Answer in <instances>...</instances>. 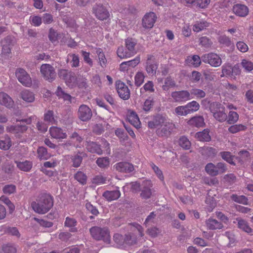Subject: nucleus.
Masks as SVG:
<instances>
[{
  "mask_svg": "<svg viewBox=\"0 0 253 253\" xmlns=\"http://www.w3.org/2000/svg\"><path fill=\"white\" fill-rule=\"evenodd\" d=\"M17 78L19 82L26 87L31 86L32 82L30 75L23 69H19L17 72Z\"/></svg>",
  "mask_w": 253,
  "mask_h": 253,
  "instance_id": "9b49d317",
  "label": "nucleus"
},
{
  "mask_svg": "<svg viewBox=\"0 0 253 253\" xmlns=\"http://www.w3.org/2000/svg\"><path fill=\"white\" fill-rule=\"evenodd\" d=\"M236 70H238V68L235 67H232L229 65H224L222 67V75H221V77L232 76L233 75V72Z\"/></svg>",
  "mask_w": 253,
  "mask_h": 253,
  "instance_id": "e433bc0d",
  "label": "nucleus"
},
{
  "mask_svg": "<svg viewBox=\"0 0 253 253\" xmlns=\"http://www.w3.org/2000/svg\"><path fill=\"white\" fill-rule=\"evenodd\" d=\"M174 127V125L168 119L160 127L157 128V134L160 136H168L170 135Z\"/></svg>",
  "mask_w": 253,
  "mask_h": 253,
  "instance_id": "9d476101",
  "label": "nucleus"
},
{
  "mask_svg": "<svg viewBox=\"0 0 253 253\" xmlns=\"http://www.w3.org/2000/svg\"><path fill=\"white\" fill-rule=\"evenodd\" d=\"M202 58L197 55L188 56L185 60L186 63L189 66L199 67L201 63Z\"/></svg>",
  "mask_w": 253,
  "mask_h": 253,
  "instance_id": "393cba45",
  "label": "nucleus"
},
{
  "mask_svg": "<svg viewBox=\"0 0 253 253\" xmlns=\"http://www.w3.org/2000/svg\"><path fill=\"white\" fill-rule=\"evenodd\" d=\"M31 24L36 27L40 26L42 23V18L38 15L30 16L29 19Z\"/></svg>",
  "mask_w": 253,
  "mask_h": 253,
  "instance_id": "bf43d9fd",
  "label": "nucleus"
},
{
  "mask_svg": "<svg viewBox=\"0 0 253 253\" xmlns=\"http://www.w3.org/2000/svg\"><path fill=\"white\" fill-rule=\"evenodd\" d=\"M179 145L185 149H189L191 147V142L188 139L185 137L182 136L179 139Z\"/></svg>",
  "mask_w": 253,
  "mask_h": 253,
  "instance_id": "6e6d98bb",
  "label": "nucleus"
},
{
  "mask_svg": "<svg viewBox=\"0 0 253 253\" xmlns=\"http://www.w3.org/2000/svg\"><path fill=\"white\" fill-rule=\"evenodd\" d=\"M42 22H43L44 24H50L54 21L53 16L51 14L48 13H44L42 15Z\"/></svg>",
  "mask_w": 253,
  "mask_h": 253,
  "instance_id": "774afa93",
  "label": "nucleus"
},
{
  "mask_svg": "<svg viewBox=\"0 0 253 253\" xmlns=\"http://www.w3.org/2000/svg\"><path fill=\"white\" fill-rule=\"evenodd\" d=\"M31 123L30 119L18 120L17 119V133L19 132H23L27 129V124Z\"/></svg>",
  "mask_w": 253,
  "mask_h": 253,
  "instance_id": "f704fd0d",
  "label": "nucleus"
},
{
  "mask_svg": "<svg viewBox=\"0 0 253 253\" xmlns=\"http://www.w3.org/2000/svg\"><path fill=\"white\" fill-rule=\"evenodd\" d=\"M121 196L119 190L114 191H106L104 192L103 196L108 201H112L118 199Z\"/></svg>",
  "mask_w": 253,
  "mask_h": 253,
  "instance_id": "bb28decb",
  "label": "nucleus"
},
{
  "mask_svg": "<svg viewBox=\"0 0 253 253\" xmlns=\"http://www.w3.org/2000/svg\"><path fill=\"white\" fill-rule=\"evenodd\" d=\"M75 178L82 184H84L86 182V176L82 171H78L74 176Z\"/></svg>",
  "mask_w": 253,
  "mask_h": 253,
  "instance_id": "0e129e2a",
  "label": "nucleus"
},
{
  "mask_svg": "<svg viewBox=\"0 0 253 253\" xmlns=\"http://www.w3.org/2000/svg\"><path fill=\"white\" fill-rule=\"evenodd\" d=\"M234 13L240 17H246L249 12L248 7L242 4H235L233 8Z\"/></svg>",
  "mask_w": 253,
  "mask_h": 253,
  "instance_id": "aec40b11",
  "label": "nucleus"
},
{
  "mask_svg": "<svg viewBox=\"0 0 253 253\" xmlns=\"http://www.w3.org/2000/svg\"><path fill=\"white\" fill-rule=\"evenodd\" d=\"M190 97H196L197 98H202L205 97L206 93L202 89L193 88L190 91Z\"/></svg>",
  "mask_w": 253,
  "mask_h": 253,
  "instance_id": "ea45409f",
  "label": "nucleus"
},
{
  "mask_svg": "<svg viewBox=\"0 0 253 253\" xmlns=\"http://www.w3.org/2000/svg\"><path fill=\"white\" fill-rule=\"evenodd\" d=\"M91 11L96 18L100 21L106 20L110 17L108 9L105 5L100 3L93 5Z\"/></svg>",
  "mask_w": 253,
  "mask_h": 253,
  "instance_id": "7ed1b4c3",
  "label": "nucleus"
},
{
  "mask_svg": "<svg viewBox=\"0 0 253 253\" xmlns=\"http://www.w3.org/2000/svg\"><path fill=\"white\" fill-rule=\"evenodd\" d=\"M168 118L162 115H157L153 116L152 120L148 122V126L151 129L159 128L164 124Z\"/></svg>",
  "mask_w": 253,
  "mask_h": 253,
  "instance_id": "ddd939ff",
  "label": "nucleus"
},
{
  "mask_svg": "<svg viewBox=\"0 0 253 253\" xmlns=\"http://www.w3.org/2000/svg\"><path fill=\"white\" fill-rule=\"evenodd\" d=\"M247 129V126L242 124L234 125L228 128V131L232 133H235Z\"/></svg>",
  "mask_w": 253,
  "mask_h": 253,
  "instance_id": "3c124183",
  "label": "nucleus"
},
{
  "mask_svg": "<svg viewBox=\"0 0 253 253\" xmlns=\"http://www.w3.org/2000/svg\"><path fill=\"white\" fill-rule=\"evenodd\" d=\"M116 86L118 94L122 99L127 100L129 98L130 91L126 84L118 81L116 82Z\"/></svg>",
  "mask_w": 253,
  "mask_h": 253,
  "instance_id": "f8f14e48",
  "label": "nucleus"
},
{
  "mask_svg": "<svg viewBox=\"0 0 253 253\" xmlns=\"http://www.w3.org/2000/svg\"><path fill=\"white\" fill-rule=\"evenodd\" d=\"M171 96L175 102H185L193 98L190 97V92L187 90L173 91L171 92Z\"/></svg>",
  "mask_w": 253,
  "mask_h": 253,
  "instance_id": "4468645a",
  "label": "nucleus"
},
{
  "mask_svg": "<svg viewBox=\"0 0 253 253\" xmlns=\"http://www.w3.org/2000/svg\"><path fill=\"white\" fill-rule=\"evenodd\" d=\"M219 155L221 157L228 163L235 165V163L233 162V157L231 153L227 151L221 152L219 153Z\"/></svg>",
  "mask_w": 253,
  "mask_h": 253,
  "instance_id": "c03bdc74",
  "label": "nucleus"
},
{
  "mask_svg": "<svg viewBox=\"0 0 253 253\" xmlns=\"http://www.w3.org/2000/svg\"><path fill=\"white\" fill-rule=\"evenodd\" d=\"M58 75L61 79L65 81L68 86L72 87L76 85L78 78L76 77L75 73L65 69H61L59 71Z\"/></svg>",
  "mask_w": 253,
  "mask_h": 253,
  "instance_id": "423d86ee",
  "label": "nucleus"
},
{
  "mask_svg": "<svg viewBox=\"0 0 253 253\" xmlns=\"http://www.w3.org/2000/svg\"><path fill=\"white\" fill-rule=\"evenodd\" d=\"M44 120L45 121L51 124L55 123V120L54 117L53 112L52 111L48 110L44 113Z\"/></svg>",
  "mask_w": 253,
  "mask_h": 253,
  "instance_id": "13d9d810",
  "label": "nucleus"
},
{
  "mask_svg": "<svg viewBox=\"0 0 253 253\" xmlns=\"http://www.w3.org/2000/svg\"><path fill=\"white\" fill-rule=\"evenodd\" d=\"M202 61L213 67H219L222 64L221 57L217 54L211 52L202 56Z\"/></svg>",
  "mask_w": 253,
  "mask_h": 253,
  "instance_id": "39448f33",
  "label": "nucleus"
},
{
  "mask_svg": "<svg viewBox=\"0 0 253 253\" xmlns=\"http://www.w3.org/2000/svg\"><path fill=\"white\" fill-rule=\"evenodd\" d=\"M210 109L214 118L219 122H222L227 119L224 107L221 104L214 102L211 105Z\"/></svg>",
  "mask_w": 253,
  "mask_h": 253,
  "instance_id": "20e7f679",
  "label": "nucleus"
},
{
  "mask_svg": "<svg viewBox=\"0 0 253 253\" xmlns=\"http://www.w3.org/2000/svg\"><path fill=\"white\" fill-rule=\"evenodd\" d=\"M37 153L40 160H47L49 158L46 149L43 147H40L37 150Z\"/></svg>",
  "mask_w": 253,
  "mask_h": 253,
  "instance_id": "49530a36",
  "label": "nucleus"
},
{
  "mask_svg": "<svg viewBox=\"0 0 253 253\" xmlns=\"http://www.w3.org/2000/svg\"><path fill=\"white\" fill-rule=\"evenodd\" d=\"M56 94L59 98H62L64 100L69 101L70 102L71 101V96L68 93H66L60 86L57 87Z\"/></svg>",
  "mask_w": 253,
  "mask_h": 253,
  "instance_id": "a19ab883",
  "label": "nucleus"
},
{
  "mask_svg": "<svg viewBox=\"0 0 253 253\" xmlns=\"http://www.w3.org/2000/svg\"><path fill=\"white\" fill-rule=\"evenodd\" d=\"M241 65L244 70L247 72H251L253 70V63L247 59H243Z\"/></svg>",
  "mask_w": 253,
  "mask_h": 253,
  "instance_id": "8fccbe9b",
  "label": "nucleus"
},
{
  "mask_svg": "<svg viewBox=\"0 0 253 253\" xmlns=\"http://www.w3.org/2000/svg\"><path fill=\"white\" fill-rule=\"evenodd\" d=\"M117 53L118 57L121 59L129 58L133 56L126 47L125 48L123 46H120L118 47Z\"/></svg>",
  "mask_w": 253,
  "mask_h": 253,
  "instance_id": "473e14b6",
  "label": "nucleus"
},
{
  "mask_svg": "<svg viewBox=\"0 0 253 253\" xmlns=\"http://www.w3.org/2000/svg\"><path fill=\"white\" fill-rule=\"evenodd\" d=\"M126 245H133L137 242V237L134 233H128L125 235Z\"/></svg>",
  "mask_w": 253,
  "mask_h": 253,
  "instance_id": "a18cd8bd",
  "label": "nucleus"
},
{
  "mask_svg": "<svg viewBox=\"0 0 253 253\" xmlns=\"http://www.w3.org/2000/svg\"><path fill=\"white\" fill-rule=\"evenodd\" d=\"M176 83L171 77H167L165 80L164 84L162 86L164 90H168L169 88L175 86Z\"/></svg>",
  "mask_w": 253,
  "mask_h": 253,
  "instance_id": "37998d69",
  "label": "nucleus"
},
{
  "mask_svg": "<svg viewBox=\"0 0 253 253\" xmlns=\"http://www.w3.org/2000/svg\"><path fill=\"white\" fill-rule=\"evenodd\" d=\"M53 205V200L50 195L43 196L38 203L34 202L32 204L33 210L40 214L47 212Z\"/></svg>",
  "mask_w": 253,
  "mask_h": 253,
  "instance_id": "f257e3e1",
  "label": "nucleus"
},
{
  "mask_svg": "<svg viewBox=\"0 0 253 253\" xmlns=\"http://www.w3.org/2000/svg\"><path fill=\"white\" fill-rule=\"evenodd\" d=\"M87 150L91 153H96L98 155L102 154V150L100 148V145L95 142H89L86 145Z\"/></svg>",
  "mask_w": 253,
  "mask_h": 253,
  "instance_id": "2f4dec72",
  "label": "nucleus"
},
{
  "mask_svg": "<svg viewBox=\"0 0 253 253\" xmlns=\"http://www.w3.org/2000/svg\"><path fill=\"white\" fill-rule=\"evenodd\" d=\"M239 119V115L236 112L230 111L228 116L227 122L229 124L235 123Z\"/></svg>",
  "mask_w": 253,
  "mask_h": 253,
  "instance_id": "e2e57ef3",
  "label": "nucleus"
},
{
  "mask_svg": "<svg viewBox=\"0 0 253 253\" xmlns=\"http://www.w3.org/2000/svg\"><path fill=\"white\" fill-rule=\"evenodd\" d=\"M205 169L206 172L210 175L216 176L218 175L217 166L211 163L207 164Z\"/></svg>",
  "mask_w": 253,
  "mask_h": 253,
  "instance_id": "4c0bfd02",
  "label": "nucleus"
},
{
  "mask_svg": "<svg viewBox=\"0 0 253 253\" xmlns=\"http://www.w3.org/2000/svg\"><path fill=\"white\" fill-rule=\"evenodd\" d=\"M96 163L99 167L105 169L109 166L110 161L109 159L107 157H102L97 159Z\"/></svg>",
  "mask_w": 253,
  "mask_h": 253,
  "instance_id": "09e8293b",
  "label": "nucleus"
},
{
  "mask_svg": "<svg viewBox=\"0 0 253 253\" xmlns=\"http://www.w3.org/2000/svg\"><path fill=\"white\" fill-rule=\"evenodd\" d=\"M218 41L220 44L226 46H229L231 44L230 39L225 35H222L219 37Z\"/></svg>",
  "mask_w": 253,
  "mask_h": 253,
  "instance_id": "338daca9",
  "label": "nucleus"
},
{
  "mask_svg": "<svg viewBox=\"0 0 253 253\" xmlns=\"http://www.w3.org/2000/svg\"><path fill=\"white\" fill-rule=\"evenodd\" d=\"M11 145L10 138L5 136L4 140H0V148L4 150H8Z\"/></svg>",
  "mask_w": 253,
  "mask_h": 253,
  "instance_id": "5fc2aeb1",
  "label": "nucleus"
},
{
  "mask_svg": "<svg viewBox=\"0 0 253 253\" xmlns=\"http://www.w3.org/2000/svg\"><path fill=\"white\" fill-rule=\"evenodd\" d=\"M145 76L141 72H137L134 77L135 84L137 86H140L144 82Z\"/></svg>",
  "mask_w": 253,
  "mask_h": 253,
  "instance_id": "680f3d73",
  "label": "nucleus"
},
{
  "mask_svg": "<svg viewBox=\"0 0 253 253\" xmlns=\"http://www.w3.org/2000/svg\"><path fill=\"white\" fill-rule=\"evenodd\" d=\"M128 121L136 128L140 127V122L137 115L134 112H130L127 115Z\"/></svg>",
  "mask_w": 253,
  "mask_h": 253,
  "instance_id": "cd10ccee",
  "label": "nucleus"
},
{
  "mask_svg": "<svg viewBox=\"0 0 253 253\" xmlns=\"http://www.w3.org/2000/svg\"><path fill=\"white\" fill-rule=\"evenodd\" d=\"M0 104L7 108H11L14 104V101L8 94L1 92H0Z\"/></svg>",
  "mask_w": 253,
  "mask_h": 253,
  "instance_id": "5701e85b",
  "label": "nucleus"
},
{
  "mask_svg": "<svg viewBox=\"0 0 253 253\" xmlns=\"http://www.w3.org/2000/svg\"><path fill=\"white\" fill-rule=\"evenodd\" d=\"M188 113L191 114L197 111L200 108L199 104L196 101H192L185 105Z\"/></svg>",
  "mask_w": 253,
  "mask_h": 253,
  "instance_id": "58836bf2",
  "label": "nucleus"
},
{
  "mask_svg": "<svg viewBox=\"0 0 253 253\" xmlns=\"http://www.w3.org/2000/svg\"><path fill=\"white\" fill-rule=\"evenodd\" d=\"M21 98L25 102L31 103L35 100L34 93L29 90L25 89L20 93Z\"/></svg>",
  "mask_w": 253,
  "mask_h": 253,
  "instance_id": "c756f323",
  "label": "nucleus"
},
{
  "mask_svg": "<svg viewBox=\"0 0 253 253\" xmlns=\"http://www.w3.org/2000/svg\"><path fill=\"white\" fill-rule=\"evenodd\" d=\"M115 169L121 172H130L134 170L133 165L127 162H120L114 166Z\"/></svg>",
  "mask_w": 253,
  "mask_h": 253,
  "instance_id": "6ab92c4d",
  "label": "nucleus"
},
{
  "mask_svg": "<svg viewBox=\"0 0 253 253\" xmlns=\"http://www.w3.org/2000/svg\"><path fill=\"white\" fill-rule=\"evenodd\" d=\"M140 61V57L137 56L132 60L122 62L120 65V70L125 72L130 68H134Z\"/></svg>",
  "mask_w": 253,
  "mask_h": 253,
  "instance_id": "a211bd4d",
  "label": "nucleus"
},
{
  "mask_svg": "<svg viewBox=\"0 0 253 253\" xmlns=\"http://www.w3.org/2000/svg\"><path fill=\"white\" fill-rule=\"evenodd\" d=\"M96 52L98 56L99 63L100 65L103 68L105 67L107 64V59L104 53L102 52L100 48H97L96 49Z\"/></svg>",
  "mask_w": 253,
  "mask_h": 253,
  "instance_id": "79ce46f5",
  "label": "nucleus"
},
{
  "mask_svg": "<svg viewBox=\"0 0 253 253\" xmlns=\"http://www.w3.org/2000/svg\"><path fill=\"white\" fill-rule=\"evenodd\" d=\"M238 227L251 235H253V229L249 225L247 222L241 218H237Z\"/></svg>",
  "mask_w": 253,
  "mask_h": 253,
  "instance_id": "c85d7f7f",
  "label": "nucleus"
},
{
  "mask_svg": "<svg viewBox=\"0 0 253 253\" xmlns=\"http://www.w3.org/2000/svg\"><path fill=\"white\" fill-rule=\"evenodd\" d=\"M210 26L209 23L205 20L196 22L193 26V30L195 32H199L206 29Z\"/></svg>",
  "mask_w": 253,
  "mask_h": 253,
  "instance_id": "72a5a7b5",
  "label": "nucleus"
},
{
  "mask_svg": "<svg viewBox=\"0 0 253 253\" xmlns=\"http://www.w3.org/2000/svg\"><path fill=\"white\" fill-rule=\"evenodd\" d=\"M77 116L83 122L88 121L92 116V111L86 105L82 104L79 107Z\"/></svg>",
  "mask_w": 253,
  "mask_h": 253,
  "instance_id": "6e6552de",
  "label": "nucleus"
},
{
  "mask_svg": "<svg viewBox=\"0 0 253 253\" xmlns=\"http://www.w3.org/2000/svg\"><path fill=\"white\" fill-rule=\"evenodd\" d=\"M231 199L235 202L242 204L243 205H248V200L245 196H238L236 194H233L231 196Z\"/></svg>",
  "mask_w": 253,
  "mask_h": 253,
  "instance_id": "de8ad7c7",
  "label": "nucleus"
},
{
  "mask_svg": "<svg viewBox=\"0 0 253 253\" xmlns=\"http://www.w3.org/2000/svg\"><path fill=\"white\" fill-rule=\"evenodd\" d=\"M199 44L205 48H209L212 44V42L207 37H202L199 39Z\"/></svg>",
  "mask_w": 253,
  "mask_h": 253,
  "instance_id": "69168bd1",
  "label": "nucleus"
},
{
  "mask_svg": "<svg viewBox=\"0 0 253 253\" xmlns=\"http://www.w3.org/2000/svg\"><path fill=\"white\" fill-rule=\"evenodd\" d=\"M206 224L207 228L211 230L219 229L223 227V225L221 222L212 218L207 219Z\"/></svg>",
  "mask_w": 253,
  "mask_h": 253,
  "instance_id": "a878e982",
  "label": "nucleus"
},
{
  "mask_svg": "<svg viewBox=\"0 0 253 253\" xmlns=\"http://www.w3.org/2000/svg\"><path fill=\"white\" fill-rule=\"evenodd\" d=\"M187 124L191 126L197 127H203L205 125L204 119L202 116H196L190 119Z\"/></svg>",
  "mask_w": 253,
  "mask_h": 253,
  "instance_id": "4be33fe9",
  "label": "nucleus"
},
{
  "mask_svg": "<svg viewBox=\"0 0 253 253\" xmlns=\"http://www.w3.org/2000/svg\"><path fill=\"white\" fill-rule=\"evenodd\" d=\"M157 19L156 14L151 12L146 13L142 19V26L146 29L152 28Z\"/></svg>",
  "mask_w": 253,
  "mask_h": 253,
  "instance_id": "2eb2a0df",
  "label": "nucleus"
},
{
  "mask_svg": "<svg viewBox=\"0 0 253 253\" xmlns=\"http://www.w3.org/2000/svg\"><path fill=\"white\" fill-rule=\"evenodd\" d=\"M195 137L200 141L208 142L211 140V136L208 129H204L202 131H199L195 134Z\"/></svg>",
  "mask_w": 253,
  "mask_h": 253,
  "instance_id": "7c9ffc66",
  "label": "nucleus"
},
{
  "mask_svg": "<svg viewBox=\"0 0 253 253\" xmlns=\"http://www.w3.org/2000/svg\"><path fill=\"white\" fill-rule=\"evenodd\" d=\"M175 114L178 116H186L189 114L185 105L179 106L174 109Z\"/></svg>",
  "mask_w": 253,
  "mask_h": 253,
  "instance_id": "052dcab7",
  "label": "nucleus"
},
{
  "mask_svg": "<svg viewBox=\"0 0 253 253\" xmlns=\"http://www.w3.org/2000/svg\"><path fill=\"white\" fill-rule=\"evenodd\" d=\"M49 131L51 137L56 139H65L67 137L66 133L60 127L51 126Z\"/></svg>",
  "mask_w": 253,
  "mask_h": 253,
  "instance_id": "f3484780",
  "label": "nucleus"
},
{
  "mask_svg": "<svg viewBox=\"0 0 253 253\" xmlns=\"http://www.w3.org/2000/svg\"><path fill=\"white\" fill-rule=\"evenodd\" d=\"M40 72L43 77L47 81H53L56 76L54 68L49 64H43L41 66Z\"/></svg>",
  "mask_w": 253,
  "mask_h": 253,
  "instance_id": "0eeeda50",
  "label": "nucleus"
},
{
  "mask_svg": "<svg viewBox=\"0 0 253 253\" xmlns=\"http://www.w3.org/2000/svg\"><path fill=\"white\" fill-rule=\"evenodd\" d=\"M142 185L140 196L143 199H147L150 198L152 195L151 183L148 181H143Z\"/></svg>",
  "mask_w": 253,
  "mask_h": 253,
  "instance_id": "412c9836",
  "label": "nucleus"
},
{
  "mask_svg": "<svg viewBox=\"0 0 253 253\" xmlns=\"http://www.w3.org/2000/svg\"><path fill=\"white\" fill-rule=\"evenodd\" d=\"M137 43V40L131 38H128L125 40L126 47L133 55H134L137 53V50L136 49V45Z\"/></svg>",
  "mask_w": 253,
  "mask_h": 253,
  "instance_id": "b1692460",
  "label": "nucleus"
},
{
  "mask_svg": "<svg viewBox=\"0 0 253 253\" xmlns=\"http://www.w3.org/2000/svg\"><path fill=\"white\" fill-rule=\"evenodd\" d=\"M32 165L31 162L26 161L23 162L17 163V167L21 170L28 171L32 168Z\"/></svg>",
  "mask_w": 253,
  "mask_h": 253,
  "instance_id": "603ef678",
  "label": "nucleus"
},
{
  "mask_svg": "<svg viewBox=\"0 0 253 253\" xmlns=\"http://www.w3.org/2000/svg\"><path fill=\"white\" fill-rule=\"evenodd\" d=\"M91 236L96 240H103L106 242L109 241L110 236L107 228H101L98 226L91 227L89 229Z\"/></svg>",
  "mask_w": 253,
  "mask_h": 253,
  "instance_id": "f03ea898",
  "label": "nucleus"
},
{
  "mask_svg": "<svg viewBox=\"0 0 253 253\" xmlns=\"http://www.w3.org/2000/svg\"><path fill=\"white\" fill-rule=\"evenodd\" d=\"M12 42L11 36H7L1 41L2 50L0 55L2 58L6 59L10 56Z\"/></svg>",
  "mask_w": 253,
  "mask_h": 253,
  "instance_id": "1a4fd4ad",
  "label": "nucleus"
},
{
  "mask_svg": "<svg viewBox=\"0 0 253 253\" xmlns=\"http://www.w3.org/2000/svg\"><path fill=\"white\" fill-rule=\"evenodd\" d=\"M77 224V221L73 218L67 217L64 222V226L67 227L71 228L70 231L72 232H76L77 231V229L75 227Z\"/></svg>",
  "mask_w": 253,
  "mask_h": 253,
  "instance_id": "c9c22d12",
  "label": "nucleus"
},
{
  "mask_svg": "<svg viewBox=\"0 0 253 253\" xmlns=\"http://www.w3.org/2000/svg\"><path fill=\"white\" fill-rule=\"evenodd\" d=\"M143 90L150 93L154 92L155 91V88L153 82L149 81L145 83L143 86L140 89L141 93H142Z\"/></svg>",
  "mask_w": 253,
  "mask_h": 253,
  "instance_id": "864d4df0",
  "label": "nucleus"
},
{
  "mask_svg": "<svg viewBox=\"0 0 253 253\" xmlns=\"http://www.w3.org/2000/svg\"><path fill=\"white\" fill-rule=\"evenodd\" d=\"M158 69V65L154 60L152 55H148L146 62L145 69L150 75H155Z\"/></svg>",
  "mask_w": 253,
  "mask_h": 253,
  "instance_id": "dca6fc26",
  "label": "nucleus"
},
{
  "mask_svg": "<svg viewBox=\"0 0 253 253\" xmlns=\"http://www.w3.org/2000/svg\"><path fill=\"white\" fill-rule=\"evenodd\" d=\"M114 240L119 247L126 245L125 236H123L119 234H115L114 236Z\"/></svg>",
  "mask_w": 253,
  "mask_h": 253,
  "instance_id": "4d7b16f0",
  "label": "nucleus"
}]
</instances>
